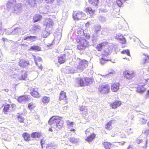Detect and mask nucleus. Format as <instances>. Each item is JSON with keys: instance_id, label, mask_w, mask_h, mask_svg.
<instances>
[{"instance_id": "obj_35", "label": "nucleus", "mask_w": 149, "mask_h": 149, "mask_svg": "<svg viewBox=\"0 0 149 149\" xmlns=\"http://www.w3.org/2000/svg\"><path fill=\"white\" fill-rule=\"evenodd\" d=\"M112 52V50L111 49H109V48L107 49H106L104 51V54L105 56H107L108 55H109Z\"/></svg>"}, {"instance_id": "obj_26", "label": "nucleus", "mask_w": 149, "mask_h": 149, "mask_svg": "<svg viewBox=\"0 0 149 149\" xmlns=\"http://www.w3.org/2000/svg\"><path fill=\"white\" fill-rule=\"evenodd\" d=\"M42 16L39 14H36L33 17V22H36L40 21L42 18Z\"/></svg>"}, {"instance_id": "obj_61", "label": "nucleus", "mask_w": 149, "mask_h": 149, "mask_svg": "<svg viewBox=\"0 0 149 149\" xmlns=\"http://www.w3.org/2000/svg\"><path fill=\"white\" fill-rule=\"evenodd\" d=\"M54 0H45L46 2L47 3H51Z\"/></svg>"}, {"instance_id": "obj_1", "label": "nucleus", "mask_w": 149, "mask_h": 149, "mask_svg": "<svg viewBox=\"0 0 149 149\" xmlns=\"http://www.w3.org/2000/svg\"><path fill=\"white\" fill-rule=\"evenodd\" d=\"M15 0H9L6 4L8 11L12 10L13 13L19 14L22 12V9L20 3H16Z\"/></svg>"}, {"instance_id": "obj_42", "label": "nucleus", "mask_w": 149, "mask_h": 149, "mask_svg": "<svg viewBox=\"0 0 149 149\" xmlns=\"http://www.w3.org/2000/svg\"><path fill=\"white\" fill-rule=\"evenodd\" d=\"M4 29L2 27V21L0 19V35H3L4 32Z\"/></svg>"}, {"instance_id": "obj_47", "label": "nucleus", "mask_w": 149, "mask_h": 149, "mask_svg": "<svg viewBox=\"0 0 149 149\" xmlns=\"http://www.w3.org/2000/svg\"><path fill=\"white\" fill-rule=\"evenodd\" d=\"M53 26V23L51 22H49V23H47L46 25V28H49L51 29H52V27Z\"/></svg>"}, {"instance_id": "obj_41", "label": "nucleus", "mask_w": 149, "mask_h": 149, "mask_svg": "<svg viewBox=\"0 0 149 149\" xmlns=\"http://www.w3.org/2000/svg\"><path fill=\"white\" fill-rule=\"evenodd\" d=\"M18 120L20 123L23 122L24 118L22 114H20L18 116Z\"/></svg>"}, {"instance_id": "obj_46", "label": "nucleus", "mask_w": 149, "mask_h": 149, "mask_svg": "<svg viewBox=\"0 0 149 149\" xmlns=\"http://www.w3.org/2000/svg\"><path fill=\"white\" fill-rule=\"evenodd\" d=\"M99 20L102 22H104L106 20V18L105 17L100 15L98 17Z\"/></svg>"}, {"instance_id": "obj_27", "label": "nucleus", "mask_w": 149, "mask_h": 149, "mask_svg": "<svg viewBox=\"0 0 149 149\" xmlns=\"http://www.w3.org/2000/svg\"><path fill=\"white\" fill-rule=\"evenodd\" d=\"M66 95L64 91H62L60 93V96L59 100H66Z\"/></svg>"}, {"instance_id": "obj_23", "label": "nucleus", "mask_w": 149, "mask_h": 149, "mask_svg": "<svg viewBox=\"0 0 149 149\" xmlns=\"http://www.w3.org/2000/svg\"><path fill=\"white\" fill-rule=\"evenodd\" d=\"M121 104V102L120 101H116L111 104V106L113 109H116L119 107Z\"/></svg>"}, {"instance_id": "obj_49", "label": "nucleus", "mask_w": 149, "mask_h": 149, "mask_svg": "<svg viewBox=\"0 0 149 149\" xmlns=\"http://www.w3.org/2000/svg\"><path fill=\"white\" fill-rule=\"evenodd\" d=\"M35 107L34 104L33 103H31L28 104V107L30 109H32Z\"/></svg>"}, {"instance_id": "obj_15", "label": "nucleus", "mask_w": 149, "mask_h": 149, "mask_svg": "<svg viewBox=\"0 0 149 149\" xmlns=\"http://www.w3.org/2000/svg\"><path fill=\"white\" fill-rule=\"evenodd\" d=\"M22 74L21 75L19 76L17 78L19 80H25L27 77V72L26 71H22Z\"/></svg>"}, {"instance_id": "obj_50", "label": "nucleus", "mask_w": 149, "mask_h": 149, "mask_svg": "<svg viewBox=\"0 0 149 149\" xmlns=\"http://www.w3.org/2000/svg\"><path fill=\"white\" fill-rule=\"evenodd\" d=\"M108 61V60H106L105 59L102 58L101 59H100V62L101 64H104L105 63L106 61Z\"/></svg>"}, {"instance_id": "obj_58", "label": "nucleus", "mask_w": 149, "mask_h": 149, "mask_svg": "<svg viewBox=\"0 0 149 149\" xmlns=\"http://www.w3.org/2000/svg\"><path fill=\"white\" fill-rule=\"evenodd\" d=\"M67 124L69 126H70L73 127L74 125L73 122H70V121H68L67 122Z\"/></svg>"}, {"instance_id": "obj_60", "label": "nucleus", "mask_w": 149, "mask_h": 149, "mask_svg": "<svg viewBox=\"0 0 149 149\" xmlns=\"http://www.w3.org/2000/svg\"><path fill=\"white\" fill-rule=\"evenodd\" d=\"M100 44L102 45V46L103 47L105 45H107L108 44V42L106 41H104V42H102Z\"/></svg>"}, {"instance_id": "obj_57", "label": "nucleus", "mask_w": 149, "mask_h": 149, "mask_svg": "<svg viewBox=\"0 0 149 149\" xmlns=\"http://www.w3.org/2000/svg\"><path fill=\"white\" fill-rule=\"evenodd\" d=\"M91 130V129L89 128L87 129L85 131V133L86 136L87 135H89V134H90Z\"/></svg>"}, {"instance_id": "obj_11", "label": "nucleus", "mask_w": 149, "mask_h": 149, "mask_svg": "<svg viewBox=\"0 0 149 149\" xmlns=\"http://www.w3.org/2000/svg\"><path fill=\"white\" fill-rule=\"evenodd\" d=\"M39 88H34L32 89L30 94L32 96L36 98H38L40 97V95L39 93Z\"/></svg>"}, {"instance_id": "obj_9", "label": "nucleus", "mask_w": 149, "mask_h": 149, "mask_svg": "<svg viewBox=\"0 0 149 149\" xmlns=\"http://www.w3.org/2000/svg\"><path fill=\"white\" fill-rule=\"evenodd\" d=\"M123 74L125 77L128 79H132L136 74L133 71H126L124 72Z\"/></svg>"}, {"instance_id": "obj_8", "label": "nucleus", "mask_w": 149, "mask_h": 149, "mask_svg": "<svg viewBox=\"0 0 149 149\" xmlns=\"http://www.w3.org/2000/svg\"><path fill=\"white\" fill-rule=\"evenodd\" d=\"M66 71L65 72L67 73H73L77 72H80L79 70H78L77 66H74L72 68L69 66H67L66 68Z\"/></svg>"}, {"instance_id": "obj_63", "label": "nucleus", "mask_w": 149, "mask_h": 149, "mask_svg": "<svg viewBox=\"0 0 149 149\" xmlns=\"http://www.w3.org/2000/svg\"><path fill=\"white\" fill-rule=\"evenodd\" d=\"M86 109V107H85L82 106L80 107V110L81 111H83L85 110Z\"/></svg>"}, {"instance_id": "obj_13", "label": "nucleus", "mask_w": 149, "mask_h": 149, "mask_svg": "<svg viewBox=\"0 0 149 149\" xmlns=\"http://www.w3.org/2000/svg\"><path fill=\"white\" fill-rule=\"evenodd\" d=\"M79 44H80L85 47H88L89 45L88 42L84 38H81L79 40Z\"/></svg>"}, {"instance_id": "obj_24", "label": "nucleus", "mask_w": 149, "mask_h": 149, "mask_svg": "<svg viewBox=\"0 0 149 149\" xmlns=\"http://www.w3.org/2000/svg\"><path fill=\"white\" fill-rule=\"evenodd\" d=\"M95 136L96 135L94 133H92L87 137L86 140L88 142H90L95 139Z\"/></svg>"}, {"instance_id": "obj_64", "label": "nucleus", "mask_w": 149, "mask_h": 149, "mask_svg": "<svg viewBox=\"0 0 149 149\" xmlns=\"http://www.w3.org/2000/svg\"><path fill=\"white\" fill-rule=\"evenodd\" d=\"M127 149H134L133 147L132 146V145H129L128 147L127 148Z\"/></svg>"}, {"instance_id": "obj_25", "label": "nucleus", "mask_w": 149, "mask_h": 149, "mask_svg": "<svg viewBox=\"0 0 149 149\" xmlns=\"http://www.w3.org/2000/svg\"><path fill=\"white\" fill-rule=\"evenodd\" d=\"M108 73L105 75H104L103 76L104 77H108L109 76L112 77L115 73V71L113 69H110L108 71Z\"/></svg>"}, {"instance_id": "obj_18", "label": "nucleus", "mask_w": 149, "mask_h": 149, "mask_svg": "<svg viewBox=\"0 0 149 149\" xmlns=\"http://www.w3.org/2000/svg\"><path fill=\"white\" fill-rule=\"evenodd\" d=\"M19 65L22 67H25L29 65L28 61H26L24 59H21L20 60Z\"/></svg>"}, {"instance_id": "obj_44", "label": "nucleus", "mask_w": 149, "mask_h": 149, "mask_svg": "<svg viewBox=\"0 0 149 149\" xmlns=\"http://www.w3.org/2000/svg\"><path fill=\"white\" fill-rule=\"evenodd\" d=\"M10 107V105L7 104L4 107L3 109V111L5 113H6V112H8L9 110V108Z\"/></svg>"}, {"instance_id": "obj_29", "label": "nucleus", "mask_w": 149, "mask_h": 149, "mask_svg": "<svg viewBox=\"0 0 149 149\" xmlns=\"http://www.w3.org/2000/svg\"><path fill=\"white\" fill-rule=\"evenodd\" d=\"M86 13H88L90 14L91 17H92L94 15V11L91 8L88 7L86 8Z\"/></svg>"}, {"instance_id": "obj_34", "label": "nucleus", "mask_w": 149, "mask_h": 149, "mask_svg": "<svg viewBox=\"0 0 149 149\" xmlns=\"http://www.w3.org/2000/svg\"><path fill=\"white\" fill-rule=\"evenodd\" d=\"M41 134L40 133L37 132H33L32 133L31 136L33 138H39L40 137Z\"/></svg>"}, {"instance_id": "obj_7", "label": "nucleus", "mask_w": 149, "mask_h": 149, "mask_svg": "<svg viewBox=\"0 0 149 149\" xmlns=\"http://www.w3.org/2000/svg\"><path fill=\"white\" fill-rule=\"evenodd\" d=\"M110 86L109 85H102L99 87L98 89L100 93L102 94L108 93L110 91Z\"/></svg>"}, {"instance_id": "obj_22", "label": "nucleus", "mask_w": 149, "mask_h": 149, "mask_svg": "<svg viewBox=\"0 0 149 149\" xmlns=\"http://www.w3.org/2000/svg\"><path fill=\"white\" fill-rule=\"evenodd\" d=\"M26 1L28 4L32 7L36 6L38 2V0H26Z\"/></svg>"}, {"instance_id": "obj_5", "label": "nucleus", "mask_w": 149, "mask_h": 149, "mask_svg": "<svg viewBox=\"0 0 149 149\" xmlns=\"http://www.w3.org/2000/svg\"><path fill=\"white\" fill-rule=\"evenodd\" d=\"M73 17L76 21L81 19H85L87 17L84 13L81 11H75L73 13Z\"/></svg>"}, {"instance_id": "obj_55", "label": "nucleus", "mask_w": 149, "mask_h": 149, "mask_svg": "<svg viewBox=\"0 0 149 149\" xmlns=\"http://www.w3.org/2000/svg\"><path fill=\"white\" fill-rule=\"evenodd\" d=\"M140 120L142 121V124H145L147 120L144 119V118H142L140 119Z\"/></svg>"}, {"instance_id": "obj_14", "label": "nucleus", "mask_w": 149, "mask_h": 149, "mask_svg": "<svg viewBox=\"0 0 149 149\" xmlns=\"http://www.w3.org/2000/svg\"><path fill=\"white\" fill-rule=\"evenodd\" d=\"M120 84L119 83H116L111 85V90L113 92H116L119 89Z\"/></svg>"}, {"instance_id": "obj_39", "label": "nucleus", "mask_w": 149, "mask_h": 149, "mask_svg": "<svg viewBox=\"0 0 149 149\" xmlns=\"http://www.w3.org/2000/svg\"><path fill=\"white\" fill-rule=\"evenodd\" d=\"M79 139L75 138L74 137L70 138V141L73 143H76L79 141Z\"/></svg>"}, {"instance_id": "obj_3", "label": "nucleus", "mask_w": 149, "mask_h": 149, "mask_svg": "<svg viewBox=\"0 0 149 149\" xmlns=\"http://www.w3.org/2000/svg\"><path fill=\"white\" fill-rule=\"evenodd\" d=\"M93 81V79L91 78L86 77L82 79L78 78L76 79L75 82L77 84H75V86H86L91 84Z\"/></svg>"}, {"instance_id": "obj_37", "label": "nucleus", "mask_w": 149, "mask_h": 149, "mask_svg": "<svg viewBox=\"0 0 149 149\" xmlns=\"http://www.w3.org/2000/svg\"><path fill=\"white\" fill-rule=\"evenodd\" d=\"M42 34L43 37L46 38L49 35L50 33L49 31H47L46 30H45L43 31Z\"/></svg>"}, {"instance_id": "obj_48", "label": "nucleus", "mask_w": 149, "mask_h": 149, "mask_svg": "<svg viewBox=\"0 0 149 149\" xmlns=\"http://www.w3.org/2000/svg\"><path fill=\"white\" fill-rule=\"evenodd\" d=\"M116 2L118 6L119 7H121L123 6V2L120 0H117L116 1Z\"/></svg>"}, {"instance_id": "obj_43", "label": "nucleus", "mask_w": 149, "mask_h": 149, "mask_svg": "<svg viewBox=\"0 0 149 149\" xmlns=\"http://www.w3.org/2000/svg\"><path fill=\"white\" fill-rule=\"evenodd\" d=\"M49 100L50 98L49 97L45 96L43 98L42 101L44 103L46 104L49 102Z\"/></svg>"}, {"instance_id": "obj_52", "label": "nucleus", "mask_w": 149, "mask_h": 149, "mask_svg": "<svg viewBox=\"0 0 149 149\" xmlns=\"http://www.w3.org/2000/svg\"><path fill=\"white\" fill-rule=\"evenodd\" d=\"M102 47H103L100 43L97 45L96 47V49L97 50L100 51L102 49Z\"/></svg>"}, {"instance_id": "obj_54", "label": "nucleus", "mask_w": 149, "mask_h": 149, "mask_svg": "<svg viewBox=\"0 0 149 149\" xmlns=\"http://www.w3.org/2000/svg\"><path fill=\"white\" fill-rule=\"evenodd\" d=\"M132 130V129L130 128H128L125 131L128 134H130L132 133L133 132L132 131H131Z\"/></svg>"}, {"instance_id": "obj_30", "label": "nucleus", "mask_w": 149, "mask_h": 149, "mask_svg": "<svg viewBox=\"0 0 149 149\" xmlns=\"http://www.w3.org/2000/svg\"><path fill=\"white\" fill-rule=\"evenodd\" d=\"M42 61V59L41 58L39 57H37V58H36L35 59V63L38 66V67H39V68L41 70H42V65L41 64H40V66H38V64L37 63V61H38L39 62H41Z\"/></svg>"}, {"instance_id": "obj_33", "label": "nucleus", "mask_w": 149, "mask_h": 149, "mask_svg": "<svg viewBox=\"0 0 149 149\" xmlns=\"http://www.w3.org/2000/svg\"><path fill=\"white\" fill-rule=\"evenodd\" d=\"M98 39V36L97 35L94 33L93 35V36L92 38V41L94 44H95L97 41Z\"/></svg>"}, {"instance_id": "obj_2", "label": "nucleus", "mask_w": 149, "mask_h": 149, "mask_svg": "<svg viewBox=\"0 0 149 149\" xmlns=\"http://www.w3.org/2000/svg\"><path fill=\"white\" fill-rule=\"evenodd\" d=\"M48 123L50 125L54 124V127L57 130L60 129L63 126L64 122L59 119L58 116H53L48 121Z\"/></svg>"}, {"instance_id": "obj_20", "label": "nucleus", "mask_w": 149, "mask_h": 149, "mask_svg": "<svg viewBox=\"0 0 149 149\" xmlns=\"http://www.w3.org/2000/svg\"><path fill=\"white\" fill-rule=\"evenodd\" d=\"M66 60V55L65 54H62L58 57V62L60 64L64 63Z\"/></svg>"}, {"instance_id": "obj_21", "label": "nucleus", "mask_w": 149, "mask_h": 149, "mask_svg": "<svg viewBox=\"0 0 149 149\" xmlns=\"http://www.w3.org/2000/svg\"><path fill=\"white\" fill-rule=\"evenodd\" d=\"M28 100V97L25 95L21 96L19 97L18 99V101L20 103L25 102L27 101Z\"/></svg>"}, {"instance_id": "obj_51", "label": "nucleus", "mask_w": 149, "mask_h": 149, "mask_svg": "<svg viewBox=\"0 0 149 149\" xmlns=\"http://www.w3.org/2000/svg\"><path fill=\"white\" fill-rule=\"evenodd\" d=\"M122 53L123 54H126L128 56H130V51L128 49L123 51L122 52Z\"/></svg>"}, {"instance_id": "obj_56", "label": "nucleus", "mask_w": 149, "mask_h": 149, "mask_svg": "<svg viewBox=\"0 0 149 149\" xmlns=\"http://www.w3.org/2000/svg\"><path fill=\"white\" fill-rule=\"evenodd\" d=\"M143 140L141 139H137L136 140V142L138 143L139 144L142 142Z\"/></svg>"}, {"instance_id": "obj_40", "label": "nucleus", "mask_w": 149, "mask_h": 149, "mask_svg": "<svg viewBox=\"0 0 149 149\" xmlns=\"http://www.w3.org/2000/svg\"><path fill=\"white\" fill-rule=\"evenodd\" d=\"M112 121L111 120L105 126V128L108 130H110L112 128L111 127Z\"/></svg>"}, {"instance_id": "obj_59", "label": "nucleus", "mask_w": 149, "mask_h": 149, "mask_svg": "<svg viewBox=\"0 0 149 149\" xmlns=\"http://www.w3.org/2000/svg\"><path fill=\"white\" fill-rule=\"evenodd\" d=\"M145 143L144 145L143 146V149H146V144H147V139H146L145 140Z\"/></svg>"}, {"instance_id": "obj_62", "label": "nucleus", "mask_w": 149, "mask_h": 149, "mask_svg": "<svg viewBox=\"0 0 149 149\" xmlns=\"http://www.w3.org/2000/svg\"><path fill=\"white\" fill-rule=\"evenodd\" d=\"M120 136L121 138H125L126 137V136L125 134L123 133L120 134Z\"/></svg>"}, {"instance_id": "obj_10", "label": "nucleus", "mask_w": 149, "mask_h": 149, "mask_svg": "<svg viewBox=\"0 0 149 149\" xmlns=\"http://www.w3.org/2000/svg\"><path fill=\"white\" fill-rule=\"evenodd\" d=\"M149 62V56L148 55H143L142 56V59L141 61L142 63L144 65H146L148 67L147 68V70L149 71V63L148 62Z\"/></svg>"}, {"instance_id": "obj_28", "label": "nucleus", "mask_w": 149, "mask_h": 149, "mask_svg": "<svg viewBox=\"0 0 149 149\" xmlns=\"http://www.w3.org/2000/svg\"><path fill=\"white\" fill-rule=\"evenodd\" d=\"M94 31L95 33L96 34H98V32L99 31H100L101 29V26L100 25H96L94 26Z\"/></svg>"}, {"instance_id": "obj_32", "label": "nucleus", "mask_w": 149, "mask_h": 149, "mask_svg": "<svg viewBox=\"0 0 149 149\" xmlns=\"http://www.w3.org/2000/svg\"><path fill=\"white\" fill-rule=\"evenodd\" d=\"M23 136L24 140L26 141H29L30 140V136L29 134L27 133H24L23 134Z\"/></svg>"}, {"instance_id": "obj_4", "label": "nucleus", "mask_w": 149, "mask_h": 149, "mask_svg": "<svg viewBox=\"0 0 149 149\" xmlns=\"http://www.w3.org/2000/svg\"><path fill=\"white\" fill-rule=\"evenodd\" d=\"M73 62L79 63V65H77L79 71L81 72L88 66V61L85 60H81L78 58H75L72 60Z\"/></svg>"}, {"instance_id": "obj_19", "label": "nucleus", "mask_w": 149, "mask_h": 149, "mask_svg": "<svg viewBox=\"0 0 149 149\" xmlns=\"http://www.w3.org/2000/svg\"><path fill=\"white\" fill-rule=\"evenodd\" d=\"M22 31V29L20 28L17 27L14 30H11L10 31V33H8V34H10L12 33L14 34H19L20 33V31Z\"/></svg>"}, {"instance_id": "obj_12", "label": "nucleus", "mask_w": 149, "mask_h": 149, "mask_svg": "<svg viewBox=\"0 0 149 149\" xmlns=\"http://www.w3.org/2000/svg\"><path fill=\"white\" fill-rule=\"evenodd\" d=\"M116 38L119 40L120 42L122 44H125L126 43L125 38L122 34H117L116 36Z\"/></svg>"}, {"instance_id": "obj_6", "label": "nucleus", "mask_w": 149, "mask_h": 149, "mask_svg": "<svg viewBox=\"0 0 149 149\" xmlns=\"http://www.w3.org/2000/svg\"><path fill=\"white\" fill-rule=\"evenodd\" d=\"M147 81L146 79H143L142 82H141L138 86L137 87L136 91L140 93H144L146 90L145 88L144 87V85L147 83Z\"/></svg>"}, {"instance_id": "obj_53", "label": "nucleus", "mask_w": 149, "mask_h": 149, "mask_svg": "<svg viewBox=\"0 0 149 149\" xmlns=\"http://www.w3.org/2000/svg\"><path fill=\"white\" fill-rule=\"evenodd\" d=\"M107 5L108 6H110L112 3V0H106V1Z\"/></svg>"}, {"instance_id": "obj_38", "label": "nucleus", "mask_w": 149, "mask_h": 149, "mask_svg": "<svg viewBox=\"0 0 149 149\" xmlns=\"http://www.w3.org/2000/svg\"><path fill=\"white\" fill-rule=\"evenodd\" d=\"M40 47L37 45H34L31 46V47L30 49L32 50H36L38 51L40 50Z\"/></svg>"}, {"instance_id": "obj_16", "label": "nucleus", "mask_w": 149, "mask_h": 149, "mask_svg": "<svg viewBox=\"0 0 149 149\" xmlns=\"http://www.w3.org/2000/svg\"><path fill=\"white\" fill-rule=\"evenodd\" d=\"M57 147V145L55 143H50L47 144L46 149H55Z\"/></svg>"}, {"instance_id": "obj_45", "label": "nucleus", "mask_w": 149, "mask_h": 149, "mask_svg": "<svg viewBox=\"0 0 149 149\" xmlns=\"http://www.w3.org/2000/svg\"><path fill=\"white\" fill-rule=\"evenodd\" d=\"M77 48L78 49L80 50H84L86 47L82 45L79 44V45L77 46Z\"/></svg>"}, {"instance_id": "obj_31", "label": "nucleus", "mask_w": 149, "mask_h": 149, "mask_svg": "<svg viewBox=\"0 0 149 149\" xmlns=\"http://www.w3.org/2000/svg\"><path fill=\"white\" fill-rule=\"evenodd\" d=\"M104 148L106 149H109L111 147L112 144L107 142H105L103 143Z\"/></svg>"}, {"instance_id": "obj_17", "label": "nucleus", "mask_w": 149, "mask_h": 149, "mask_svg": "<svg viewBox=\"0 0 149 149\" xmlns=\"http://www.w3.org/2000/svg\"><path fill=\"white\" fill-rule=\"evenodd\" d=\"M37 36H29L24 37L23 39L24 40H27L31 41H33L37 40Z\"/></svg>"}, {"instance_id": "obj_36", "label": "nucleus", "mask_w": 149, "mask_h": 149, "mask_svg": "<svg viewBox=\"0 0 149 149\" xmlns=\"http://www.w3.org/2000/svg\"><path fill=\"white\" fill-rule=\"evenodd\" d=\"M89 2L94 6H97L99 0H88Z\"/></svg>"}]
</instances>
